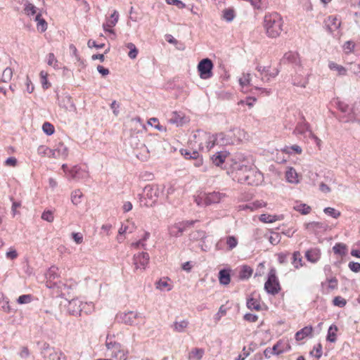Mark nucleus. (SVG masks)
I'll use <instances>...</instances> for the list:
<instances>
[{"label":"nucleus","mask_w":360,"mask_h":360,"mask_svg":"<svg viewBox=\"0 0 360 360\" xmlns=\"http://www.w3.org/2000/svg\"><path fill=\"white\" fill-rule=\"evenodd\" d=\"M34 20L37 22V30L41 32H44L47 29V22L43 18H41V14L38 13L34 18Z\"/></svg>","instance_id":"obj_31"},{"label":"nucleus","mask_w":360,"mask_h":360,"mask_svg":"<svg viewBox=\"0 0 360 360\" xmlns=\"http://www.w3.org/2000/svg\"><path fill=\"white\" fill-rule=\"evenodd\" d=\"M300 63V60L298 54L292 51L285 53L280 60V64L291 63L297 65Z\"/></svg>","instance_id":"obj_17"},{"label":"nucleus","mask_w":360,"mask_h":360,"mask_svg":"<svg viewBox=\"0 0 360 360\" xmlns=\"http://www.w3.org/2000/svg\"><path fill=\"white\" fill-rule=\"evenodd\" d=\"M111 354L110 356L117 360H127V352L122 348L121 344L119 345V347H116L112 350H110Z\"/></svg>","instance_id":"obj_19"},{"label":"nucleus","mask_w":360,"mask_h":360,"mask_svg":"<svg viewBox=\"0 0 360 360\" xmlns=\"http://www.w3.org/2000/svg\"><path fill=\"white\" fill-rule=\"evenodd\" d=\"M267 238L271 244L276 245L280 243L281 237L278 233L271 232Z\"/></svg>","instance_id":"obj_48"},{"label":"nucleus","mask_w":360,"mask_h":360,"mask_svg":"<svg viewBox=\"0 0 360 360\" xmlns=\"http://www.w3.org/2000/svg\"><path fill=\"white\" fill-rule=\"evenodd\" d=\"M68 154V148L63 143H59L56 145L53 155L56 158H66Z\"/></svg>","instance_id":"obj_20"},{"label":"nucleus","mask_w":360,"mask_h":360,"mask_svg":"<svg viewBox=\"0 0 360 360\" xmlns=\"http://www.w3.org/2000/svg\"><path fill=\"white\" fill-rule=\"evenodd\" d=\"M285 178L290 183L295 184L298 182L297 174L292 167L289 168L285 172Z\"/></svg>","instance_id":"obj_32"},{"label":"nucleus","mask_w":360,"mask_h":360,"mask_svg":"<svg viewBox=\"0 0 360 360\" xmlns=\"http://www.w3.org/2000/svg\"><path fill=\"white\" fill-rule=\"evenodd\" d=\"M42 130L48 136L53 134L55 131L54 127L50 122H46L42 125Z\"/></svg>","instance_id":"obj_50"},{"label":"nucleus","mask_w":360,"mask_h":360,"mask_svg":"<svg viewBox=\"0 0 360 360\" xmlns=\"http://www.w3.org/2000/svg\"><path fill=\"white\" fill-rule=\"evenodd\" d=\"M284 151L288 153H290V154L292 153V151H294L297 154H300L302 153V150L300 146H299L297 145H293L290 147H286L284 149Z\"/></svg>","instance_id":"obj_60"},{"label":"nucleus","mask_w":360,"mask_h":360,"mask_svg":"<svg viewBox=\"0 0 360 360\" xmlns=\"http://www.w3.org/2000/svg\"><path fill=\"white\" fill-rule=\"evenodd\" d=\"M252 272L253 269L250 266L243 265L240 270L238 277L240 280L248 279L252 276Z\"/></svg>","instance_id":"obj_27"},{"label":"nucleus","mask_w":360,"mask_h":360,"mask_svg":"<svg viewBox=\"0 0 360 360\" xmlns=\"http://www.w3.org/2000/svg\"><path fill=\"white\" fill-rule=\"evenodd\" d=\"M205 353L202 348H194L188 354V359L189 360H200Z\"/></svg>","instance_id":"obj_25"},{"label":"nucleus","mask_w":360,"mask_h":360,"mask_svg":"<svg viewBox=\"0 0 360 360\" xmlns=\"http://www.w3.org/2000/svg\"><path fill=\"white\" fill-rule=\"evenodd\" d=\"M338 327L335 325H332L329 327L328 330V335L326 337L327 341L330 342H335L336 341V331Z\"/></svg>","instance_id":"obj_40"},{"label":"nucleus","mask_w":360,"mask_h":360,"mask_svg":"<svg viewBox=\"0 0 360 360\" xmlns=\"http://www.w3.org/2000/svg\"><path fill=\"white\" fill-rule=\"evenodd\" d=\"M206 147L208 150L212 148L215 144H220L218 139V134L215 135H207Z\"/></svg>","instance_id":"obj_35"},{"label":"nucleus","mask_w":360,"mask_h":360,"mask_svg":"<svg viewBox=\"0 0 360 360\" xmlns=\"http://www.w3.org/2000/svg\"><path fill=\"white\" fill-rule=\"evenodd\" d=\"M328 283V288L330 290H335L338 288V281L335 277L330 278L326 279Z\"/></svg>","instance_id":"obj_63"},{"label":"nucleus","mask_w":360,"mask_h":360,"mask_svg":"<svg viewBox=\"0 0 360 360\" xmlns=\"http://www.w3.org/2000/svg\"><path fill=\"white\" fill-rule=\"evenodd\" d=\"M326 225L322 222L311 221L305 224L307 230L311 232H316L318 229H326Z\"/></svg>","instance_id":"obj_29"},{"label":"nucleus","mask_w":360,"mask_h":360,"mask_svg":"<svg viewBox=\"0 0 360 360\" xmlns=\"http://www.w3.org/2000/svg\"><path fill=\"white\" fill-rule=\"evenodd\" d=\"M41 354L45 360H67L66 356L62 351L51 347L47 342L43 344Z\"/></svg>","instance_id":"obj_7"},{"label":"nucleus","mask_w":360,"mask_h":360,"mask_svg":"<svg viewBox=\"0 0 360 360\" xmlns=\"http://www.w3.org/2000/svg\"><path fill=\"white\" fill-rule=\"evenodd\" d=\"M181 153L186 159L194 160V165L196 167H199L202 164V160L200 158L199 153L197 150L191 151L187 149H181Z\"/></svg>","instance_id":"obj_15"},{"label":"nucleus","mask_w":360,"mask_h":360,"mask_svg":"<svg viewBox=\"0 0 360 360\" xmlns=\"http://www.w3.org/2000/svg\"><path fill=\"white\" fill-rule=\"evenodd\" d=\"M323 212L326 214L329 215L334 219H337L340 216V212L333 207H326L323 210Z\"/></svg>","instance_id":"obj_54"},{"label":"nucleus","mask_w":360,"mask_h":360,"mask_svg":"<svg viewBox=\"0 0 360 360\" xmlns=\"http://www.w3.org/2000/svg\"><path fill=\"white\" fill-rule=\"evenodd\" d=\"M169 123L176 124V126H181L184 123L183 117L177 112H172V117L169 120Z\"/></svg>","instance_id":"obj_41"},{"label":"nucleus","mask_w":360,"mask_h":360,"mask_svg":"<svg viewBox=\"0 0 360 360\" xmlns=\"http://www.w3.org/2000/svg\"><path fill=\"white\" fill-rule=\"evenodd\" d=\"M265 206H266L265 202H264L262 201L257 200L253 202L240 205L239 208H240V210L250 209V210L253 211V210H257L260 207H265Z\"/></svg>","instance_id":"obj_26"},{"label":"nucleus","mask_w":360,"mask_h":360,"mask_svg":"<svg viewBox=\"0 0 360 360\" xmlns=\"http://www.w3.org/2000/svg\"><path fill=\"white\" fill-rule=\"evenodd\" d=\"M241 160H244L243 153L238 152L231 154L226 150L218 151L211 157L212 163L217 167L226 169L229 174L234 173V169L238 168V162Z\"/></svg>","instance_id":"obj_2"},{"label":"nucleus","mask_w":360,"mask_h":360,"mask_svg":"<svg viewBox=\"0 0 360 360\" xmlns=\"http://www.w3.org/2000/svg\"><path fill=\"white\" fill-rule=\"evenodd\" d=\"M148 124L151 125V126H154V127L157 129H158L159 131H165L166 130V128L165 127H163L162 125H160L159 124V122H158V120L157 118H155V117H153V118H150L148 122Z\"/></svg>","instance_id":"obj_55"},{"label":"nucleus","mask_w":360,"mask_h":360,"mask_svg":"<svg viewBox=\"0 0 360 360\" xmlns=\"http://www.w3.org/2000/svg\"><path fill=\"white\" fill-rule=\"evenodd\" d=\"M294 209L300 212L302 214H307L311 212V207L304 204L300 203L294 206Z\"/></svg>","instance_id":"obj_43"},{"label":"nucleus","mask_w":360,"mask_h":360,"mask_svg":"<svg viewBox=\"0 0 360 360\" xmlns=\"http://www.w3.org/2000/svg\"><path fill=\"white\" fill-rule=\"evenodd\" d=\"M238 165V168L234 169L235 177L238 181L251 186L258 185L261 181L262 174L253 169L250 156L244 155V160H241Z\"/></svg>","instance_id":"obj_1"},{"label":"nucleus","mask_w":360,"mask_h":360,"mask_svg":"<svg viewBox=\"0 0 360 360\" xmlns=\"http://www.w3.org/2000/svg\"><path fill=\"white\" fill-rule=\"evenodd\" d=\"M161 191L158 185L148 184L145 186L143 194H140V205L147 207H153L160 196Z\"/></svg>","instance_id":"obj_5"},{"label":"nucleus","mask_w":360,"mask_h":360,"mask_svg":"<svg viewBox=\"0 0 360 360\" xmlns=\"http://www.w3.org/2000/svg\"><path fill=\"white\" fill-rule=\"evenodd\" d=\"M126 47L129 49V52L128 53L129 57L131 59H135L137 57L139 52L135 44L129 42L126 44Z\"/></svg>","instance_id":"obj_44"},{"label":"nucleus","mask_w":360,"mask_h":360,"mask_svg":"<svg viewBox=\"0 0 360 360\" xmlns=\"http://www.w3.org/2000/svg\"><path fill=\"white\" fill-rule=\"evenodd\" d=\"M349 269L355 273L360 271V263L355 262H350L348 264Z\"/></svg>","instance_id":"obj_64"},{"label":"nucleus","mask_w":360,"mask_h":360,"mask_svg":"<svg viewBox=\"0 0 360 360\" xmlns=\"http://www.w3.org/2000/svg\"><path fill=\"white\" fill-rule=\"evenodd\" d=\"M214 64L211 59L206 58L201 60L198 65V71L200 77L202 79H207L212 77V69Z\"/></svg>","instance_id":"obj_9"},{"label":"nucleus","mask_w":360,"mask_h":360,"mask_svg":"<svg viewBox=\"0 0 360 360\" xmlns=\"http://www.w3.org/2000/svg\"><path fill=\"white\" fill-rule=\"evenodd\" d=\"M156 288L160 290H164L165 289H167V291H169L172 290V285H169L167 281H162V279H160L155 283Z\"/></svg>","instance_id":"obj_47"},{"label":"nucleus","mask_w":360,"mask_h":360,"mask_svg":"<svg viewBox=\"0 0 360 360\" xmlns=\"http://www.w3.org/2000/svg\"><path fill=\"white\" fill-rule=\"evenodd\" d=\"M89 307L88 303H82L77 299H72L69 302L68 305V311L70 314L73 316H80L81 312L84 310L85 307Z\"/></svg>","instance_id":"obj_11"},{"label":"nucleus","mask_w":360,"mask_h":360,"mask_svg":"<svg viewBox=\"0 0 360 360\" xmlns=\"http://www.w3.org/2000/svg\"><path fill=\"white\" fill-rule=\"evenodd\" d=\"M330 70H335L338 72L339 75H345L346 74V69L342 66L339 65L337 63L334 62H330L328 65Z\"/></svg>","instance_id":"obj_52"},{"label":"nucleus","mask_w":360,"mask_h":360,"mask_svg":"<svg viewBox=\"0 0 360 360\" xmlns=\"http://www.w3.org/2000/svg\"><path fill=\"white\" fill-rule=\"evenodd\" d=\"M47 63L49 65L53 66L54 68H59L58 65V62L53 53H49Z\"/></svg>","instance_id":"obj_57"},{"label":"nucleus","mask_w":360,"mask_h":360,"mask_svg":"<svg viewBox=\"0 0 360 360\" xmlns=\"http://www.w3.org/2000/svg\"><path fill=\"white\" fill-rule=\"evenodd\" d=\"M226 245L229 250L235 248L238 245V240L235 236H229L226 238Z\"/></svg>","instance_id":"obj_53"},{"label":"nucleus","mask_w":360,"mask_h":360,"mask_svg":"<svg viewBox=\"0 0 360 360\" xmlns=\"http://www.w3.org/2000/svg\"><path fill=\"white\" fill-rule=\"evenodd\" d=\"M219 281L221 285H226L231 282V275L229 269H221L219 272Z\"/></svg>","instance_id":"obj_22"},{"label":"nucleus","mask_w":360,"mask_h":360,"mask_svg":"<svg viewBox=\"0 0 360 360\" xmlns=\"http://www.w3.org/2000/svg\"><path fill=\"white\" fill-rule=\"evenodd\" d=\"M60 105L70 112H76L77 108L73 102L72 98L69 95L62 97L60 101Z\"/></svg>","instance_id":"obj_18"},{"label":"nucleus","mask_w":360,"mask_h":360,"mask_svg":"<svg viewBox=\"0 0 360 360\" xmlns=\"http://www.w3.org/2000/svg\"><path fill=\"white\" fill-rule=\"evenodd\" d=\"M309 130V124L305 122V120L299 122L295 130L294 133L295 134H304L306 131Z\"/></svg>","instance_id":"obj_33"},{"label":"nucleus","mask_w":360,"mask_h":360,"mask_svg":"<svg viewBox=\"0 0 360 360\" xmlns=\"http://www.w3.org/2000/svg\"><path fill=\"white\" fill-rule=\"evenodd\" d=\"M245 136V131L240 128H233L218 134L220 145H233L240 143Z\"/></svg>","instance_id":"obj_6"},{"label":"nucleus","mask_w":360,"mask_h":360,"mask_svg":"<svg viewBox=\"0 0 360 360\" xmlns=\"http://www.w3.org/2000/svg\"><path fill=\"white\" fill-rule=\"evenodd\" d=\"M139 314L134 311H129L127 313H120L117 315V319L126 325L133 326L136 324V319Z\"/></svg>","instance_id":"obj_14"},{"label":"nucleus","mask_w":360,"mask_h":360,"mask_svg":"<svg viewBox=\"0 0 360 360\" xmlns=\"http://www.w3.org/2000/svg\"><path fill=\"white\" fill-rule=\"evenodd\" d=\"M88 172L78 166H74L68 170V180L79 181L88 177Z\"/></svg>","instance_id":"obj_12"},{"label":"nucleus","mask_w":360,"mask_h":360,"mask_svg":"<svg viewBox=\"0 0 360 360\" xmlns=\"http://www.w3.org/2000/svg\"><path fill=\"white\" fill-rule=\"evenodd\" d=\"M120 344V343L114 341L112 340V338L110 335H107L106 341H105V346H106L108 350L110 351L112 349H114L115 347H119Z\"/></svg>","instance_id":"obj_51"},{"label":"nucleus","mask_w":360,"mask_h":360,"mask_svg":"<svg viewBox=\"0 0 360 360\" xmlns=\"http://www.w3.org/2000/svg\"><path fill=\"white\" fill-rule=\"evenodd\" d=\"M223 18L227 22H231L235 18V12L232 8H227L223 11Z\"/></svg>","instance_id":"obj_49"},{"label":"nucleus","mask_w":360,"mask_h":360,"mask_svg":"<svg viewBox=\"0 0 360 360\" xmlns=\"http://www.w3.org/2000/svg\"><path fill=\"white\" fill-rule=\"evenodd\" d=\"M188 326V320H182L181 321H174L172 326L173 330L177 333H183Z\"/></svg>","instance_id":"obj_28"},{"label":"nucleus","mask_w":360,"mask_h":360,"mask_svg":"<svg viewBox=\"0 0 360 360\" xmlns=\"http://www.w3.org/2000/svg\"><path fill=\"white\" fill-rule=\"evenodd\" d=\"M283 19L278 13H272L265 15L264 26L268 37L276 38L283 30Z\"/></svg>","instance_id":"obj_4"},{"label":"nucleus","mask_w":360,"mask_h":360,"mask_svg":"<svg viewBox=\"0 0 360 360\" xmlns=\"http://www.w3.org/2000/svg\"><path fill=\"white\" fill-rule=\"evenodd\" d=\"M150 257L148 252H142L133 257V264L135 269L145 270L148 264Z\"/></svg>","instance_id":"obj_10"},{"label":"nucleus","mask_w":360,"mask_h":360,"mask_svg":"<svg viewBox=\"0 0 360 360\" xmlns=\"http://www.w3.org/2000/svg\"><path fill=\"white\" fill-rule=\"evenodd\" d=\"M58 268L52 266H51L47 273L46 274V279H52L53 281H56V279H58L59 278V274H58Z\"/></svg>","instance_id":"obj_37"},{"label":"nucleus","mask_w":360,"mask_h":360,"mask_svg":"<svg viewBox=\"0 0 360 360\" xmlns=\"http://www.w3.org/2000/svg\"><path fill=\"white\" fill-rule=\"evenodd\" d=\"M355 46L356 44L353 41L349 40L345 42V44L342 46V48L346 54H349L354 51Z\"/></svg>","instance_id":"obj_46"},{"label":"nucleus","mask_w":360,"mask_h":360,"mask_svg":"<svg viewBox=\"0 0 360 360\" xmlns=\"http://www.w3.org/2000/svg\"><path fill=\"white\" fill-rule=\"evenodd\" d=\"M246 305L247 307L250 309H255L256 311H259L261 309L259 301L253 297H250L248 299Z\"/></svg>","instance_id":"obj_36"},{"label":"nucleus","mask_w":360,"mask_h":360,"mask_svg":"<svg viewBox=\"0 0 360 360\" xmlns=\"http://www.w3.org/2000/svg\"><path fill=\"white\" fill-rule=\"evenodd\" d=\"M333 250L335 254L340 256H344L347 253V245L340 243H336L333 247Z\"/></svg>","instance_id":"obj_39"},{"label":"nucleus","mask_w":360,"mask_h":360,"mask_svg":"<svg viewBox=\"0 0 360 360\" xmlns=\"http://www.w3.org/2000/svg\"><path fill=\"white\" fill-rule=\"evenodd\" d=\"M304 256L308 262L315 264L320 259L321 252L320 249L317 248H312L305 252Z\"/></svg>","instance_id":"obj_16"},{"label":"nucleus","mask_w":360,"mask_h":360,"mask_svg":"<svg viewBox=\"0 0 360 360\" xmlns=\"http://www.w3.org/2000/svg\"><path fill=\"white\" fill-rule=\"evenodd\" d=\"M259 220L264 223H273L281 219L279 216L262 214L259 216Z\"/></svg>","instance_id":"obj_38"},{"label":"nucleus","mask_w":360,"mask_h":360,"mask_svg":"<svg viewBox=\"0 0 360 360\" xmlns=\"http://www.w3.org/2000/svg\"><path fill=\"white\" fill-rule=\"evenodd\" d=\"M225 196V193H220L219 191L204 193V200H205V206H210L213 204L219 203L221 200V199Z\"/></svg>","instance_id":"obj_13"},{"label":"nucleus","mask_w":360,"mask_h":360,"mask_svg":"<svg viewBox=\"0 0 360 360\" xmlns=\"http://www.w3.org/2000/svg\"><path fill=\"white\" fill-rule=\"evenodd\" d=\"M291 264L295 269H300L304 266L302 257L300 251H295L291 257Z\"/></svg>","instance_id":"obj_24"},{"label":"nucleus","mask_w":360,"mask_h":360,"mask_svg":"<svg viewBox=\"0 0 360 360\" xmlns=\"http://www.w3.org/2000/svg\"><path fill=\"white\" fill-rule=\"evenodd\" d=\"M256 101V98L254 97L248 96L245 98V100H240L238 102V105L240 104H246L250 108L252 107L255 102Z\"/></svg>","instance_id":"obj_61"},{"label":"nucleus","mask_w":360,"mask_h":360,"mask_svg":"<svg viewBox=\"0 0 360 360\" xmlns=\"http://www.w3.org/2000/svg\"><path fill=\"white\" fill-rule=\"evenodd\" d=\"M13 77V70L11 68H6L4 69L2 73L1 81L7 83L11 81Z\"/></svg>","instance_id":"obj_45"},{"label":"nucleus","mask_w":360,"mask_h":360,"mask_svg":"<svg viewBox=\"0 0 360 360\" xmlns=\"http://www.w3.org/2000/svg\"><path fill=\"white\" fill-rule=\"evenodd\" d=\"M41 219L49 222H52L54 219L52 212L48 210L44 211L41 214Z\"/></svg>","instance_id":"obj_62"},{"label":"nucleus","mask_w":360,"mask_h":360,"mask_svg":"<svg viewBox=\"0 0 360 360\" xmlns=\"http://www.w3.org/2000/svg\"><path fill=\"white\" fill-rule=\"evenodd\" d=\"M110 18H112V20H108V22H106V23L108 24V27H112L117 24V22L118 21V19H119L118 12L117 11H114V12L110 15Z\"/></svg>","instance_id":"obj_56"},{"label":"nucleus","mask_w":360,"mask_h":360,"mask_svg":"<svg viewBox=\"0 0 360 360\" xmlns=\"http://www.w3.org/2000/svg\"><path fill=\"white\" fill-rule=\"evenodd\" d=\"M82 197L83 194L80 190L78 189L73 191L71 194L72 202L75 205H78L81 203V199Z\"/></svg>","instance_id":"obj_42"},{"label":"nucleus","mask_w":360,"mask_h":360,"mask_svg":"<svg viewBox=\"0 0 360 360\" xmlns=\"http://www.w3.org/2000/svg\"><path fill=\"white\" fill-rule=\"evenodd\" d=\"M142 134L137 132L130 136L129 139V143L134 149H140L141 152L136 154L137 158L145 160L148 158V153L150 151H154L158 147L160 141L158 139V135L150 136L147 141V145L141 141Z\"/></svg>","instance_id":"obj_3"},{"label":"nucleus","mask_w":360,"mask_h":360,"mask_svg":"<svg viewBox=\"0 0 360 360\" xmlns=\"http://www.w3.org/2000/svg\"><path fill=\"white\" fill-rule=\"evenodd\" d=\"M313 331L312 326H305L295 333V340L300 341L311 335Z\"/></svg>","instance_id":"obj_23"},{"label":"nucleus","mask_w":360,"mask_h":360,"mask_svg":"<svg viewBox=\"0 0 360 360\" xmlns=\"http://www.w3.org/2000/svg\"><path fill=\"white\" fill-rule=\"evenodd\" d=\"M328 24L327 25V29L330 33L338 30L340 25V22L334 17L330 16L328 19Z\"/></svg>","instance_id":"obj_30"},{"label":"nucleus","mask_w":360,"mask_h":360,"mask_svg":"<svg viewBox=\"0 0 360 360\" xmlns=\"http://www.w3.org/2000/svg\"><path fill=\"white\" fill-rule=\"evenodd\" d=\"M333 303L335 306H338L339 307H343L346 305L347 302L342 297L337 296V297H334V299L333 300Z\"/></svg>","instance_id":"obj_59"},{"label":"nucleus","mask_w":360,"mask_h":360,"mask_svg":"<svg viewBox=\"0 0 360 360\" xmlns=\"http://www.w3.org/2000/svg\"><path fill=\"white\" fill-rule=\"evenodd\" d=\"M184 231V226L179 223H176L169 227V234L172 237L179 238Z\"/></svg>","instance_id":"obj_21"},{"label":"nucleus","mask_w":360,"mask_h":360,"mask_svg":"<svg viewBox=\"0 0 360 360\" xmlns=\"http://www.w3.org/2000/svg\"><path fill=\"white\" fill-rule=\"evenodd\" d=\"M32 300V297L31 295H22L18 298L17 302L18 304H22L30 303Z\"/></svg>","instance_id":"obj_58"},{"label":"nucleus","mask_w":360,"mask_h":360,"mask_svg":"<svg viewBox=\"0 0 360 360\" xmlns=\"http://www.w3.org/2000/svg\"><path fill=\"white\" fill-rule=\"evenodd\" d=\"M24 11L28 16H32L37 13V8L32 4L30 3L27 0H25Z\"/></svg>","instance_id":"obj_34"},{"label":"nucleus","mask_w":360,"mask_h":360,"mask_svg":"<svg viewBox=\"0 0 360 360\" xmlns=\"http://www.w3.org/2000/svg\"><path fill=\"white\" fill-rule=\"evenodd\" d=\"M264 290L267 293L274 295L278 294L281 290L276 271L274 268H271L269 271L267 281L264 283Z\"/></svg>","instance_id":"obj_8"}]
</instances>
